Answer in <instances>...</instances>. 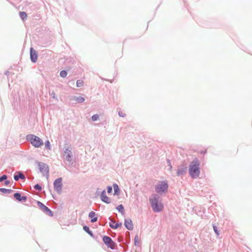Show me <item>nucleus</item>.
Instances as JSON below:
<instances>
[{"mask_svg":"<svg viewBox=\"0 0 252 252\" xmlns=\"http://www.w3.org/2000/svg\"><path fill=\"white\" fill-rule=\"evenodd\" d=\"M185 172V170H182V171L181 170H178L177 171V175L178 176L182 174L183 173H184Z\"/></svg>","mask_w":252,"mask_h":252,"instance_id":"a878e982","label":"nucleus"},{"mask_svg":"<svg viewBox=\"0 0 252 252\" xmlns=\"http://www.w3.org/2000/svg\"><path fill=\"white\" fill-rule=\"evenodd\" d=\"M65 157L66 159L69 161V164H72L73 161V157L71 151L68 149L64 152V157Z\"/></svg>","mask_w":252,"mask_h":252,"instance_id":"423d86ee","label":"nucleus"},{"mask_svg":"<svg viewBox=\"0 0 252 252\" xmlns=\"http://www.w3.org/2000/svg\"><path fill=\"white\" fill-rule=\"evenodd\" d=\"M213 228H214V230L215 232H216V233L217 235H219V233H218V230L217 229V227L215 226H213Z\"/></svg>","mask_w":252,"mask_h":252,"instance_id":"c756f323","label":"nucleus"},{"mask_svg":"<svg viewBox=\"0 0 252 252\" xmlns=\"http://www.w3.org/2000/svg\"><path fill=\"white\" fill-rule=\"evenodd\" d=\"M1 190H2L3 192H5L7 190V189H1Z\"/></svg>","mask_w":252,"mask_h":252,"instance_id":"473e14b6","label":"nucleus"},{"mask_svg":"<svg viewBox=\"0 0 252 252\" xmlns=\"http://www.w3.org/2000/svg\"><path fill=\"white\" fill-rule=\"evenodd\" d=\"M7 179V176L6 175H3L1 177H0V181L1 182L4 180Z\"/></svg>","mask_w":252,"mask_h":252,"instance_id":"393cba45","label":"nucleus"},{"mask_svg":"<svg viewBox=\"0 0 252 252\" xmlns=\"http://www.w3.org/2000/svg\"><path fill=\"white\" fill-rule=\"evenodd\" d=\"M45 146L46 149H51V145L50 142L48 140L46 141L45 143Z\"/></svg>","mask_w":252,"mask_h":252,"instance_id":"412c9836","label":"nucleus"},{"mask_svg":"<svg viewBox=\"0 0 252 252\" xmlns=\"http://www.w3.org/2000/svg\"><path fill=\"white\" fill-rule=\"evenodd\" d=\"M14 197L19 201L25 202L27 200V197L26 196H21L19 193H15L14 194Z\"/></svg>","mask_w":252,"mask_h":252,"instance_id":"ddd939ff","label":"nucleus"},{"mask_svg":"<svg viewBox=\"0 0 252 252\" xmlns=\"http://www.w3.org/2000/svg\"><path fill=\"white\" fill-rule=\"evenodd\" d=\"M112 188L111 187H108L107 188V192L109 193H110L112 192Z\"/></svg>","mask_w":252,"mask_h":252,"instance_id":"bb28decb","label":"nucleus"},{"mask_svg":"<svg viewBox=\"0 0 252 252\" xmlns=\"http://www.w3.org/2000/svg\"><path fill=\"white\" fill-rule=\"evenodd\" d=\"M89 217L91 219V222H94L97 221V218L95 216V214L94 212H91L89 213Z\"/></svg>","mask_w":252,"mask_h":252,"instance_id":"4468645a","label":"nucleus"},{"mask_svg":"<svg viewBox=\"0 0 252 252\" xmlns=\"http://www.w3.org/2000/svg\"><path fill=\"white\" fill-rule=\"evenodd\" d=\"M30 56L31 61L35 63L37 60V54L35 50H34L33 48H31L30 49Z\"/></svg>","mask_w":252,"mask_h":252,"instance_id":"6e6552de","label":"nucleus"},{"mask_svg":"<svg viewBox=\"0 0 252 252\" xmlns=\"http://www.w3.org/2000/svg\"><path fill=\"white\" fill-rule=\"evenodd\" d=\"M110 227L113 229H117L119 227L122 225V223H115V221L113 220L110 219V222L109 223Z\"/></svg>","mask_w":252,"mask_h":252,"instance_id":"f8f14e48","label":"nucleus"},{"mask_svg":"<svg viewBox=\"0 0 252 252\" xmlns=\"http://www.w3.org/2000/svg\"><path fill=\"white\" fill-rule=\"evenodd\" d=\"M158 197L157 195L154 194L152 196V197L150 199L152 209L154 212H160L163 208V205L158 202Z\"/></svg>","mask_w":252,"mask_h":252,"instance_id":"f03ea898","label":"nucleus"},{"mask_svg":"<svg viewBox=\"0 0 252 252\" xmlns=\"http://www.w3.org/2000/svg\"><path fill=\"white\" fill-rule=\"evenodd\" d=\"M63 70H62V71H61L60 72V75H61V76H63Z\"/></svg>","mask_w":252,"mask_h":252,"instance_id":"2f4dec72","label":"nucleus"},{"mask_svg":"<svg viewBox=\"0 0 252 252\" xmlns=\"http://www.w3.org/2000/svg\"><path fill=\"white\" fill-rule=\"evenodd\" d=\"M113 188L114 189L115 194H117L119 190L118 186L117 184H114Z\"/></svg>","mask_w":252,"mask_h":252,"instance_id":"6ab92c4d","label":"nucleus"},{"mask_svg":"<svg viewBox=\"0 0 252 252\" xmlns=\"http://www.w3.org/2000/svg\"><path fill=\"white\" fill-rule=\"evenodd\" d=\"M26 138L35 147L38 148L43 145L42 139L34 135H28Z\"/></svg>","mask_w":252,"mask_h":252,"instance_id":"7ed1b4c3","label":"nucleus"},{"mask_svg":"<svg viewBox=\"0 0 252 252\" xmlns=\"http://www.w3.org/2000/svg\"><path fill=\"white\" fill-rule=\"evenodd\" d=\"M34 188L35 189H37V190H41V186L38 185V184H36L34 186Z\"/></svg>","mask_w":252,"mask_h":252,"instance_id":"5701e85b","label":"nucleus"},{"mask_svg":"<svg viewBox=\"0 0 252 252\" xmlns=\"http://www.w3.org/2000/svg\"><path fill=\"white\" fill-rule=\"evenodd\" d=\"M135 243H138L139 242V237L137 235H136L134 238Z\"/></svg>","mask_w":252,"mask_h":252,"instance_id":"c85d7f7f","label":"nucleus"},{"mask_svg":"<svg viewBox=\"0 0 252 252\" xmlns=\"http://www.w3.org/2000/svg\"><path fill=\"white\" fill-rule=\"evenodd\" d=\"M83 84H84V81L82 80H79L77 81V82H76V86L78 87H80L83 86Z\"/></svg>","mask_w":252,"mask_h":252,"instance_id":"a211bd4d","label":"nucleus"},{"mask_svg":"<svg viewBox=\"0 0 252 252\" xmlns=\"http://www.w3.org/2000/svg\"><path fill=\"white\" fill-rule=\"evenodd\" d=\"M37 204L38 207L44 212L46 213L47 214H51V211L46 206H45L44 204H43L40 202H38Z\"/></svg>","mask_w":252,"mask_h":252,"instance_id":"1a4fd4ad","label":"nucleus"},{"mask_svg":"<svg viewBox=\"0 0 252 252\" xmlns=\"http://www.w3.org/2000/svg\"><path fill=\"white\" fill-rule=\"evenodd\" d=\"M125 226L128 230H132L133 228V223L130 219H127L125 220Z\"/></svg>","mask_w":252,"mask_h":252,"instance_id":"9b49d317","label":"nucleus"},{"mask_svg":"<svg viewBox=\"0 0 252 252\" xmlns=\"http://www.w3.org/2000/svg\"><path fill=\"white\" fill-rule=\"evenodd\" d=\"M19 14H20V18L22 20H24V19H27V15L26 13V12H20Z\"/></svg>","mask_w":252,"mask_h":252,"instance_id":"f3484780","label":"nucleus"},{"mask_svg":"<svg viewBox=\"0 0 252 252\" xmlns=\"http://www.w3.org/2000/svg\"><path fill=\"white\" fill-rule=\"evenodd\" d=\"M168 185L166 181L160 182L155 187V189L158 193H161L167 191Z\"/></svg>","mask_w":252,"mask_h":252,"instance_id":"20e7f679","label":"nucleus"},{"mask_svg":"<svg viewBox=\"0 0 252 252\" xmlns=\"http://www.w3.org/2000/svg\"><path fill=\"white\" fill-rule=\"evenodd\" d=\"M39 168H40V171L41 172H45V173L48 172V167L44 164H43L42 165H39Z\"/></svg>","mask_w":252,"mask_h":252,"instance_id":"2eb2a0df","label":"nucleus"},{"mask_svg":"<svg viewBox=\"0 0 252 252\" xmlns=\"http://www.w3.org/2000/svg\"><path fill=\"white\" fill-rule=\"evenodd\" d=\"M117 209L118 210V211L119 212H120L121 213H124V207L122 205H120L118 206L117 207Z\"/></svg>","mask_w":252,"mask_h":252,"instance_id":"aec40b11","label":"nucleus"},{"mask_svg":"<svg viewBox=\"0 0 252 252\" xmlns=\"http://www.w3.org/2000/svg\"><path fill=\"white\" fill-rule=\"evenodd\" d=\"M9 183V181H6L5 182V185H8Z\"/></svg>","mask_w":252,"mask_h":252,"instance_id":"f704fd0d","label":"nucleus"},{"mask_svg":"<svg viewBox=\"0 0 252 252\" xmlns=\"http://www.w3.org/2000/svg\"><path fill=\"white\" fill-rule=\"evenodd\" d=\"M84 229L87 232L89 233V228L88 226H84Z\"/></svg>","mask_w":252,"mask_h":252,"instance_id":"7c9ffc66","label":"nucleus"},{"mask_svg":"<svg viewBox=\"0 0 252 252\" xmlns=\"http://www.w3.org/2000/svg\"><path fill=\"white\" fill-rule=\"evenodd\" d=\"M14 179L15 181H18L19 179H24L25 176L23 173L18 172L17 175H14Z\"/></svg>","mask_w":252,"mask_h":252,"instance_id":"dca6fc26","label":"nucleus"},{"mask_svg":"<svg viewBox=\"0 0 252 252\" xmlns=\"http://www.w3.org/2000/svg\"><path fill=\"white\" fill-rule=\"evenodd\" d=\"M54 188L55 190L58 193H61L62 191V178H59L56 179L54 182Z\"/></svg>","mask_w":252,"mask_h":252,"instance_id":"39448f33","label":"nucleus"},{"mask_svg":"<svg viewBox=\"0 0 252 252\" xmlns=\"http://www.w3.org/2000/svg\"><path fill=\"white\" fill-rule=\"evenodd\" d=\"M101 199L102 201L106 203H110V199L107 196L106 194L105 190L102 191L101 194Z\"/></svg>","mask_w":252,"mask_h":252,"instance_id":"9d476101","label":"nucleus"},{"mask_svg":"<svg viewBox=\"0 0 252 252\" xmlns=\"http://www.w3.org/2000/svg\"><path fill=\"white\" fill-rule=\"evenodd\" d=\"M76 100L78 102H82L84 101V98L81 96H79L77 97Z\"/></svg>","mask_w":252,"mask_h":252,"instance_id":"4be33fe9","label":"nucleus"},{"mask_svg":"<svg viewBox=\"0 0 252 252\" xmlns=\"http://www.w3.org/2000/svg\"><path fill=\"white\" fill-rule=\"evenodd\" d=\"M199 162L198 160H195L192 162L189 165V173L190 176L193 178H197L200 174Z\"/></svg>","mask_w":252,"mask_h":252,"instance_id":"f257e3e1","label":"nucleus"},{"mask_svg":"<svg viewBox=\"0 0 252 252\" xmlns=\"http://www.w3.org/2000/svg\"><path fill=\"white\" fill-rule=\"evenodd\" d=\"M103 241L104 243L111 249H114L115 244L112 239L108 236H104L103 237Z\"/></svg>","mask_w":252,"mask_h":252,"instance_id":"0eeeda50","label":"nucleus"},{"mask_svg":"<svg viewBox=\"0 0 252 252\" xmlns=\"http://www.w3.org/2000/svg\"><path fill=\"white\" fill-rule=\"evenodd\" d=\"M92 118L94 121H96L98 119V115H94L92 116Z\"/></svg>","mask_w":252,"mask_h":252,"instance_id":"b1692460","label":"nucleus"},{"mask_svg":"<svg viewBox=\"0 0 252 252\" xmlns=\"http://www.w3.org/2000/svg\"><path fill=\"white\" fill-rule=\"evenodd\" d=\"M63 73H64V77H65L67 75V73L64 70L63 71Z\"/></svg>","mask_w":252,"mask_h":252,"instance_id":"72a5a7b5","label":"nucleus"},{"mask_svg":"<svg viewBox=\"0 0 252 252\" xmlns=\"http://www.w3.org/2000/svg\"><path fill=\"white\" fill-rule=\"evenodd\" d=\"M119 115L121 117H124V116L126 115V114H125V113L123 114V111H119Z\"/></svg>","mask_w":252,"mask_h":252,"instance_id":"cd10ccee","label":"nucleus"},{"mask_svg":"<svg viewBox=\"0 0 252 252\" xmlns=\"http://www.w3.org/2000/svg\"><path fill=\"white\" fill-rule=\"evenodd\" d=\"M168 162H169V165H170V162L169 161H168Z\"/></svg>","mask_w":252,"mask_h":252,"instance_id":"c9c22d12","label":"nucleus"}]
</instances>
